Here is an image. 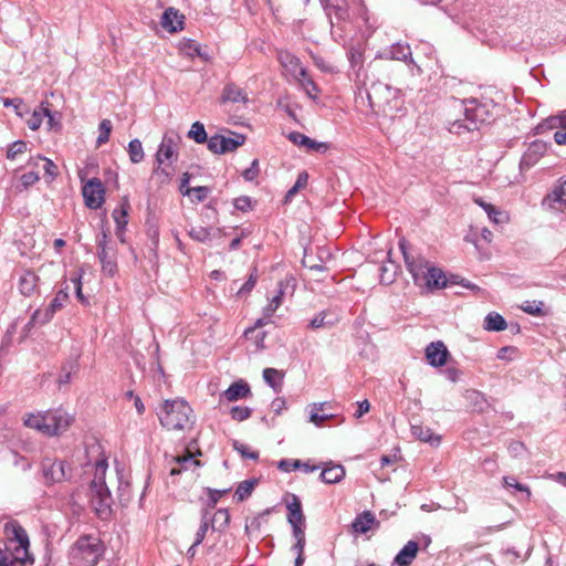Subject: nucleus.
<instances>
[{
  "label": "nucleus",
  "mask_w": 566,
  "mask_h": 566,
  "mask_svg": "<svg viewBox=\"0 0 566 566\" xmlns=\"http://www.w3.org/2000/svg\"><path fill=\"white\" fill-rule=\"evenodd\" d=\"M301 464H302L301 460L283 459L279 462V469L284 472H291L293 470L300 469Z\"/></svg>",
  "instance_id": "obj_55"
},
{
  "label": "nucleus",
  "mask_w": 566,
  "mask_h": 566,
  "mask_svg": "<svg viewBox=\"0 0 566 566\" xmlns=\"http://www.w3.org/2000/svg\"><path fill=\"white\" fill-rule=\"evenodd\" d=\"M233 447L234 449L244 458H249V459H258L259 457V453L255 452V451H250L248 446L243 444V443H240L238 441H234L233 443Z\"/></svg>",
  "instance_id": "obj_56"
},
{
  "label": "nucleus",
  "mask_w": 566,
  "mask_h": 566,
  "mask_svg": "<svg viewBox=\"0 0 566 566\" xmlns=\"http://www.w3.org/2000/svg\"><path fill=\"white\" fill-rule=\"evenodd\" d=\"M129 159L133 164H138L144 159V149L139 139H133L128 144Z\"/></svg>",
  "instance_id": "obj_38"
},
{
  "label": "nucleus",
  "mask_w": 566,
  "mask_h": 566,
  "mask_svg": "<svg viewBox=\"0 0 566 566\" xmlns=\"http://www.w3.org/2000/svg\"><path fill=\"white\" fill-rule=\"evenodd\" d=\"M188 234L192 240L205 243L211 239L212 229L206 227H192L188 231Z\"/></svg>",
  "instance_id": "obj_39"
},
{
  "label": "nucleus",
  "mask_w": 566,
  "mask_h": 566,
  "mask_svg": "<svg viewBox=\"0 0 566 566\" xmlns=\"http://www.w3.org/2000/svg\"><path fill=\"white\" fill-rule=\"evenodd\" d=\"M277 60L285 72H287L294 80L298 76L306 75V69L302 66L300 59L291 52L280 51L277 53Z\"/></svg>",
  "instance_id": "obj_17"
},
{
  "label": "nucleus",
  "mask_w": 566,
  "mask_h": 566,
  "mask_svg": "<svg viewBox=\"0 0 566 566\" xmlns=\"http://www.w3.org/2000/svg\"><path fill=\"white\" fill-rule=\"evenodd\" d=\"M129 209H130L129 201L125 197V198H123L120 206L113 211L112 217L116 223V235H119V232L125 231V228L128 223Z\"/></svg>",
  "instance_id": "obj_25"
},
{
  "label": "nucleus",
  "mask_w": 566,
  "mask_h": 566,
  "mask_svg": "<svg viewBox=\"0 0 566 566\" xmlns=\"http://www.w3.org/2000/svg\"><path fill=\"white\" fill-rule=\"evenodd\" d=\"M210 526V517L208 512H205L202 515L201 524L196 533V541L193 546H198L202 543Z\"/></svg>",
  "instance_id": "obj_47"
},
{
  "label": "nucleus",
  "mask_w": 566,
  "mask_h": 566,
  "mask_svg": "<svg viewBox=\"0 0 566 566\" xmlns=\"http://www.w3.org/2000/svg\"><path fill=\"white\" fill-rule=\"evenodd\" d=\"M176 462L180 465V468H172L170 470L171 475L179 474L184 469H187L188 464L198 465L199 461L195 460L190 453H187L182 457H177Z\"/></svg>",
  "instance_id": "obj_46"
},
{
  "label": "nucleus",
  "mask_w": 566,
  "mask_h": 566,
  "mask_svg": "<svg viewBox=\"0 0 566 566\" xmlns=\"http://www.w3.org/2000/svg\"><path fill=\"white\" fill-rule=\"evenodd\" d=\"M258 281V275L253 272L250 274L248 281L239 289L238 294L243 295L250 293L255 286Z\"/></svg>",
  "instance_id": "obj_57"
},
{
  "label": "nucleus",
  "mask_w": 566,
  "mask_h": 566,
  "mask_svg": "<svg viewBox=\"0 0 566 566\" xmlns=\"http://www.w3.org/2000/svg\"><path fill=\"white\" fill-rule=\"evenodd\" d=\"M379 522L376 520L375 515L370 511H364L358 514L352 523V528L354 533L365 534L374 526H378Z\"/></svg>",
  "instance_id": "obj_20"
},
{
  "label": "nucleus",
  "mask_w": 566,
  "mask_h": 566,
  "mask_svg": "<svg viewBox=\"0 0 566 566\" xmlns=\"http://www.w3.org/2000/svg\"><path fill=\"white\" fill-rule=\"evenodd\" d=\"M331 23V34L335 42L345 44L349 17L346 0H321Z\"/></svg>",
  "instance_id": "obj_6"
},
{
  "label": "nucleus",
  "mask_w": 566,
  "mask_h": 566,
  "mask_svg": "<svg viewBox=\"0 0 566 566\" xmlns=\"http://www.w3.org/2000/svg\"><path fill=\"white\" fill-rule=\"evenodd\" d=\"M304 547H305V542H300V541H296V543L292 546V551L296 553L294 566H303L304 560H305Z\"/></svg>",
  "instance_id": "obj_54"
},
{
  "label": "nucleus",
  "mask_w": 566,
  "mask_h": 566,
  "mask_svg": "<svg viewBox=\"0 0 566 566\" xmlns=\"http://www.w3.org/2000/svg\"><path fill=\"white\" fill-rule=\"evenodd\" d=\"M283 295V290H279L277 294L271 298L269 304L263 310V315L265 317H271L275 313V311L281 306Z\"/></svg>",
  "instance_id": "obj_43"
},
{
  "label": "nucleus",
  "mask_w": 566,
  "mask_h": 566,
  "mask_svg": "<svg viewBox=\"0 0 566 566\" xmlns=\"http://www.w3.org/2000/svg\"><path fill=\"white\" fill-rule=\"evenodd\" d=\"M188 137L198 144L205 143L207 140L205 126L200 122H195L188 132Z\"/></svg>",
  "instance_id": "obj_41"
},
{
  "label": "nucleus",
  "mask_w": 566,
  "mask_h": 566,
  "mask_svg": "<svg viewBox=\"0 0 566 566\" xmlns=\"http://www.w3.org/2000/svg\"><path fill=\"white\" fill-rule=\"evenodd\" d=\"M82 193L85 200V205L90 209H98L105 201L104 195L105 189L102 181L98 178H92L88 180L82 189Z\"/></svg>",
  "instance_id": "obj_12"
},
{
  "label": "nucleus",
  "mask_w": 566,
  "mask_h": 566,
  "mask_svg": "<svg viewBox=\"0 0 566 566\" xmlns=\"http://www.w3.org/2000/svg\"><path fill=\"white\" fill-rule=\"evenodd\" d=\"M45 421V411L38 413H29L25 416L23 420L25 427L38 430L39 432L45 436L54 437V430H50Z\"/></svg>",
  "instance_id": "obj_21"
},
{
  "label": "nucleus",
  "mask_w": 566,
  "mask_h": 566,
  "mask_svg": "<svg viewBox=\"0 0 566 566\" xmlns=\"http://www.w3.org/2000/svg\"><path fill=\"white\" fill-rule=\"evenodd\" d=\"M463 118L454 119L449 125L452 134L461 135L465 132H474L480 129L483 124L493 119V114L486 104H481L476 99L462 102Z\"/></svg>",
  "instance_id": "obj_3"
},
{
  "label": "nucleus",
  "mask_w": 566,
  "mask_h": 566,
  "mask_svg": "<svg viewBox=\"0 0 566 566\" xmlns=\"http://www.w3.org/2000/svg\"><path fill=\"white\" fill-rule=\"evenodd\" d=\"M329 313L323 311L318 313L314 318H312L308 323V327L312 329H318L327 326H332L334 324L333 319H329Z\"/></svg>",
  "instance_id": "obj_40"
},
{
  "label": "nucleus",
  "mask_w": 566,
  "mask_h": 566,
  "mask_svg": "<svg viewBox=\"0 0 566 566\" xmlns=\"http://www.w3.org/2000/svg\"><path fill=\"white\" fill-rule=\"evenodd\" d=\"M249 395H251L249 385L243 380H239L233 382L221 396L228 401H237Z\"/></svg>",
  "instance_id": "obj_26"
},
{
  "label": "nucleus",
  "mask_w": 566,
  "mask_h": 566,
  "mask_svg": "<svg viewBox=\"0 0 566 566\" xmlns=\"http://www.w3.org/2000/svg\"><path fill=\"white\" fill-rule=\"evenodd\" d=\"M39 174L35 171H29L20 177L21 184L24 188L34 185L39 180Z\"/></svg>",
  "instance_id": "obj_58"
},
{
  "label": "nucleus",
  "mask_w": 566,
  "mask_h": 566,
  "mask_svg": "<svg viewBox=\"0 0 566 566\" xmlns=\"http://www.w3.org/2000/svg\"><path fill=\"white\" fill-rule=\"evenodd\" d=\"M252 410L249 407L235 406L230 410L233 420L243 421L251 417Z\"/></svg>",
  "instance_id": "obj_50"
},
{
  "label": "nucleus",
  "mask_w": 566,
  "mask_h": 566,
  "mask_svg": "<svg viewBox=\"0 0 566 566\" xmlns=\"http://www.w3.org/2000/svg\"><path fill=\"white\" fill-rule=\"evenodd\" d=\"M543 207L549 210H565L566 208V181L559 182L543 198Z\"/></svg>",
  "instance_id": "obj_16"
},
{
  "label": "nucleus",
  "mask_w": 566,
  "mask_h": 566,
  "mask_svg": "<svg viewBox=\"0 0 566 566\" xmlns=\"http://www.w3.org/2000/svg\"><path fill=\"white\" fill-rule=\"evenodd\" d=\"M506 327L507 324L505 318L496 312L489 313L483 322V328L489 332H501Z\"/></svg>",
  "instance_id": "obj_32"
},
{
  "label": "nucleus",
  "mask_w": 566,
  "mask_h": 566,
  "mask_svg": "<svg viewBox=\"0 0 566 566\" xmlns=\"http://www.w3.org/2000/svg\"><path fill=\"white\" fill-rule=\"evenodd\" d=\"M290 501L286 502L287 513L290 512H301L302 504L300 499L295 494H290Z\"/></svg>",
  "instance_id": "obj_63"
},
{
  "label": "nucleus",
  "mask_w": 566,
  "mask_h": 566,
  "mask_svg": "<svg viewBox=\"0 0 566 566\" xmlns=\"http://www.w3.org/2000/svg\"><path fill=\"white\" fill-rule=\"evenodd\" d=\"M264 381L274 389L275 392H280L282 389L283 373L275 368H265L263 370Z\"/></svg>",
  "instance_id": "obj_33"
},
{
  "label": "nucleus",
  "mask_w": 566,
  "mask_h": 566,
  "mask_svg": "<svg viewBox=\"0 0 566 566\" xmlns=\"http://www.w3.org/2000/svg\"><path fill=\"white\" fill-rule=\"evenodd\" d=\"M384 54L390 60L407 61L411 57V50L408 44L398 42L386 50Z\"/></svg>",
  "instance_id": "obj_31"
},
{
  "label": "nucleus",
  "mask_w": 566,
  "mask_h": 566,
  "mask_svg": "<svg viewBox=\"0 0 566 566\" xmlns=\"http://www.w3.org/2000/svg\"><path fill=\"white\" fill-rule=\"evenodd\" d=\"M235 209L238 210H241V211H248L249 209H251V199L247 196H241L237 199H234V202H233Z\"/></svg>",
  "instance_id": "obj_62"
},
{
  "label": "nucleus",
  "mask_w": 566,
  "mask_h": 566,
  "mask_svg": "<svg viewBox=\"0 0 566 566\" xmlns=\"http://www.w3.org/2000/svg\"><path fill=\"white\" fill-rule=\"evenodd\" d=\"M48 103L42 102L39 108L34 109L31 117L28 119V127L32 130L40 128L45 115H49Z\"/></svg>",
  "instance_id": "obj_34"
},
{
  "label": "nucleus",
  "mask_w": 566,
  "mask_h": 566,
  "mask_svg": "<svg viewBox=\"0 0 566 566\" xmlns=\"http://www.w3.org/2000/svg\"><path fill=\"white\" fill-rule=\"evenodd\" d=\"M449 357L446 345L441 342H432L426 347V358L432 367L443 366Z\"/></svg>",
  "instance_id": "obj_18"
},
{
  "label": "nucleus",
  "mask_w": 566,
  "mask_h": 566,
  "mask_svg": "<svg viewBox=\"0 0 566 566\" xmlns=\"http://www.w3.org/2000/svg\"><path fill=\"white\" fill-rule=\"evenodd\" d=\"M419 544L415 541H409L396 555L394 564L397 566H409L417 557Z\"/></svg>",
  "instance_id": "obj_22"
},
{
  "label": "nucleus",
  "mask_w": 566,
  "mask_h": 566,
  "mask_svg": "<svg viewBox=\"0 0 566 566\" xmlns=\"http://www.w3.org/2000/svg\"><path fill=\"white\" fill-rule=\"evenodd\" d=\"M41 467L48 483H57L70 478V474L66 473V465L61 460L44 459Z\"/></svg>",
  "instance_id": "obj_14"
},
{
  "label": "nucleus",
  "mask_w": 566,
  "mask_h": 566,
  "mask_svg": "<svg viewBox=\"0 0 566 566\" xmlns=\"http://www.w3.org/2000/svg\"><path fill=\"white\" fill-rule=\"evenodd\" d=\"M289 139L297 146H305L310 150H314L317 153H324L327 150L328 146L325 143H318L310 137L298 133L293 132L289 135Z\"/></svg>",
  "instance_id": "obj_23"
},
{
  "label": "nucleus",
  "mask_w": 566,
  "mask_h": 566,
  "mask_svg": "<svg viewBox=\"0 0 566 566\" xmlns=\"http://www.w3.org/2000/svg\"><path fill=\"white\" fill-rule=\"evenodd\" d=\"M39 277L32 271H24L18 283L19 291L24 296H31L38 290Z\"/></svg>",
  "instance_id": "obj_24"
},
{
  "label": "nucleus",
  "mask_w": 566,
  "mask_h": 566,
  "mask_svg": "<svg viewBox=\"0 0 566 566\" xmlns=\"http://www.w3.org/2000/svg\"><path fill=\"white\" fill-rule=\"evenodd\" d=\"M8 542L6 549L0 548V566H23L30 560L29 537L25 530L17 523L6 525Z\"/></svg>",
  "instance_id": "obj_2"
},
{
  "label": "nucleus",
  "mask_w": 566,
  "mask_h": 566,
  "mask_svg": "<svg viewBox=\"0 0 566 566\" xmlns=\"http://www.w3.org/2000/svg\"><path fill=\"white\" fill-rule=\"evenodd\" d=\"M345 476V469L340 464H332L321 472V479L327 484L338 483Z\"/></svg>",
  "instance_id": "obj_29"
},
{
  "label": "nucleus",
  "mask_w": 566,
  "mask_h": 566,
  "mask_svg": "<svg viewBox=\"0 0 566 566\" xmlns=\"http://www.w3.org/2000/svg\"><path fill=\"white\" fill-rule=\"evenodd\" d=\"M222 101L232 103H247L249 98L242 88L235 84L230 83L223 88Z\"/></svg>",
  "instance_id": "obj_30"
},
{
  "label": "nucleus",
  "mask_w": 566,
  "mask_h": 566,
  "mask_svg": "<svg viewBox=\"0 0 566 566\" xmlns=\"http://www.w3.org/2000/svg\"><path fill=\"white\" fill-rule=\"evenodd\" d=\"M474 202L483 208L493 223L502 224L509 221V216L504 211H501L493 205L485 202L482 198H475Z\"/></svg>",
  "instance_id": "obj_28"
},
{
  "label": "nucleus",
  "mask_w": 566,
  "mask_h": 566,
  "mask_svg": "<svg viewBox=\"0 0 566 566\" xmlns=\"http://www.w3.org/2000/svg\"><path fill=\"white\" fill-rule=\"evenodd\" d=\"M96 244L102 271L108 276H113L117 271L116 249L109 244V239L105 231L97 237Z\"/></svg>",
  "instance_id": "obj_10"
},
{
  "label": "nucleus",
  "mask_w": 566,
  "mask_h": 566,
  "mask_svg": "<svg viewBox=\"0 0 566 566\" xmlns=\"http://www.w3.org/2000/svg\"><path fill=\"white\" fill-rule=\"evenodd\" d=\"M27 148L28 144L24 140H15L9 146L7 158L13 160L18 155L24 154Z\"/></svg>",
  "instance_id": "obj_48"
},
{
  "label": "nucleus",
  "mask_w": 566,
  "mask_h": 566,
  "mask_svg": "<svg viewBox=\"0 0 566 566\" xmlns=\"http://www.w3.org/2000/svg\"><path fill=\"white\" fill-rule=\"evenodd\" d=\"M181 142V137L175 132H167L161 143L159 144L158 150L156 153V164L157 166L154 169V175L163 176L166 181L170 178V174L163 168L161 166L166 163L172 164L178 159V149L179 144Z\"/></svg>",
  "instance_id": "obj_7"
},
{
  "label": "nucleus",
  "mask_w": 566,
  "mask_h": 566,
  "mask_svg": "<svg viewBox=\"0 0 566 566\" xmlns=\"http://www.w3.org/2000/svg\"><path fill=\"white\" fill-rule=\"evenodd\" d=\"M368 101L375 112L387 113L394 107L390 106L391 99L397 101V91L382 83H375L367 92Z\"/></svg>",
  "instance_id": "obj_9"
},
{
  "label": "nucleus",
  "mask_w": 566,
  "mask_h": 566,
  "mask_svg": "<svg viewBox=\"0 0 566 566\" xmlns=\"http://www.w3.org/2000/svg\"><path fill=\"white\" fill-rule=\"evenodd\" d=\"M70 280L74 285L77 300L84 305L88 304V300L84 296L82 292V274L77 273L76 275L71 276Z\"/></svg>",
  "instance_id": "obj_51"
},
{
  "label": "nucleus",
  "mask_w": 566,
  "mask_h": 566,
  "mask_svg": "<svg viewBox=\"0 0 566 566\" xmlns=\"http://www.w3.org/2000/svg\"><path fill=\"white\" fill-rule=\"evenodd\" d=\"M69 285H65L61 290H59L54 296V298L51 301L49 306L44 310H36L32 316L30 324H46L49 323L54 314L60 311L65 302L69 300Z\"/></svg>",
  "instance_id": "obj_11"
},
{
  "label": "nucleus",
  "mask_w": 566,
  "mask_h": 566,
  "mask_svg": "<svg viewBox=\"0 0 566 566\" xmlns=\"http://www.w3.org/2000/svg\"><path fill=\"white\" fill-rule=\"evenodd\" d=\"M295 81L298 83L301 88L306 93V95L314 101L317 98L319 88L316 85V83L308 76L307 73L304 76H298L297 78H295Z\"/></svg>",
  "instance_id": "obj_35"
},
{
  "label": "nucleus",
  "mask_w": 566,
  "mask_h": 566,
  "mask_svg": "<svg viewBox=\"0 0 566 566\" xmlns=\"http://www.w3.org/2000/svg\"><path fill=\"white\" fill-rule=\"evenodd\" d=\"M256 483H258V481L255 479L245 480V481L241 482L238 485L235 493H234V496L237 497V500L239 502L247 500L252 494V491L254 490Z\"/></svg>",
  "instance_id": "obj_37"
},
{
  "label": "nucleus",
  "mask_w": 566,
  "mask_h": 566,
  "mask_svg": "<svg viewBox=\"0 0 566 566\" xmlns=\"http://www.w3.org/2000/svg\"><path fill=\"white\" fill-rule=\"evenodd\" d=\"M103 553L104 546L98 537L80 536L69 551L70 566H95Z\"/></svg>",
  "instance_id": "obj_4"
},
{
  "label": "nucleus",
  "mask_w": 566,
  "mask_h": 566,
  "mask_svg": "<svg viewBox=\"0 0 566 566\" xmlns=\"http://www.w3.org/2000/svg\"><path fill=\"white\" fill-rule=\"evenodd\" d=\"M112 122L109 119H103L101 123H99V127H98V130H99V135L96 139V144L97 146H101L105 143L108 142L109 139V135H111V132H112Z\"/></svg>",
  "instance_id": "obj_45"
},
{
  "label": "nucleus",
  "mask_w": 566,
  "mask_h": 566,
  "mask_svg": "<svg viewBox=\"0 0 566 566\" xmlns=\"http://www.w3.org/2000/svg\"><path fill=\"white\" fill-rule=\"evenodd\" d=\"M503 480L504 485L506 488H514L517 491L526 492L527 494H530L528 488L526 485L518 483L514 476H505Z\"/></svg>",
  "instance_id": "obj_59"
},
{
  "label": "nucleus",
  "mask_w": 566,
  "mask_h": 566,
  "mask_svg": "<svg viewBox=\"0 0 566 566\" xmlns=\"http://www.w3.org/2000/svg\"><path fill=\"white\" fill-rule=\"evenodd\" d=\"M244 140H245V138L241 134H237L234 137L223 136V142H224L223 146H222L223 154L235 150L238 147L243 145Z\"/></svg>",
  "instance_id": "obj_42"
},
{
  "label": "nucleus",
  "mask_w": 566,
  "mask_h": 566,
  "mask_svg": "<svg viewBox=\"0 0 566 566\" xmlns=\"http://www.w3.org/2000/svg\"><path fill=\"white\" fill-rule=\"evenodd\" d=\"M158 417L166 429L185 430L192 423V409L182 399L166 400Z\"/></svg>",
  "instance_id": "obj_5"
},
{
  "label": "nucleus",
  "mask_w": 566,
  "mask_h": 566,
  "mask_svg": "<svg viewBox=\"0 0 566 566\" xmlns=\"http://www.w3.org/2000/svg\"><path fill=\"white\" fill-rule=\"evenodd\" d=\"M190 180V175L185 172L180 179L179 190L182 196L190 197L191 196V187L188 186Z\"/></svg>",
  "instance_id": "obj_64"
},
{
  "label": "nucleus",
  "mask_w": 566,
  "mask_h": 566,
  "mask_svg": "<svg viewBox=\"0 0 566 566\" xmlns=\"http://www.w3.org/2000/svg\"><path fill=\"white\" fill-rule=\"evenodd\" d=\"M411 433L418 440L430 443L431 446H438L441 441L440 436L436 434L429 427L422 426L421 423L411 424Z\"/></svg>",
  "instance_id": "obj_27"
},
{
  "label": "nucleus",
  "mask_w": 566,
  "mask_h": 566,
  "mask_svg": "<svg viewBox=\"0 0 566 566\" xmlns=\"http://www.w3.org/2000/svg\"><path fill=\"white\" fill-rule=\"evenodd\" d=\"M399 249L403 255L407 270L411 274L416 285L426 287L429 291L447 287L449 283H455L453 276L448 280L444 272L437 266L430 265L421 254H413L408 251L407 241H399Z\"/></svg>",
  "instance_id": "obj_1"
},
{
  "label": "nucleus",
  "mask_w": 566,
  "mask_h": 566,
  "mask_svg": "<svg viewBox=\"0 0 566 566\" xmlns=\"http://www.w3.org/2000/svg\"><path fill=\"white\" fill-rule=\"evenodd\" d=\"M348 59L353 67L361 66L363 64V54L357 49H350L348 52Z\"/></svg>",
  "instance_id": "obj_61"
},
{
  "label": "nucleus",
  "mask_w": 566,
  "mask_h": 566,
  "mask_svg": "<svg viewBox=\"0 0 566 566\" xmlns=\"http://www.w3.org/2000/svg\"><path fill=\"white\" fill-rule=\"evenodd\" d=\"M557 129L554 133V140L558 145H566V113L560 114L559 116L548 117L545 123H541L535 128V133H543L546 129Z\"/></svg>",
  "instance_id": "obj_15"
},
{
  "label": "nucleus",
  "mask_w": 566,
  "mask_h": 566,
  "mask_svg": "<svg viewBox=\"0 0 566 566\" xmlns=\"http://www.w3.org/2000/svg\"><path fill=\"white\" fill-rule=\"evenodd\" d=\"M307 178L308 176L306 172H301L298 175L295 185L286 192L285 201H290L293 198V196H295V193L298 191V189L304 188L306 186Z\"/></svg>",
  "instance_id": "obj_49"
},
{
  "label": "nucleus",
  "mask_w": 566,
  "mask_h": 566,
  "mask_svg": "<svg viewBox=\"0 0 566 566\" xmlns=\"http://www.w3.org/2000/svg\"><path fill=\"white\" fill-rule=\"evenodd\" d=\"M208 144V148L210 151L214 154H223L222 146H223V136L221 135H214L211 136L209 139L206 140Z\"/></svg>",
  "instance_id": "obj_52"
},
{
  "label": "nucleus",
  "mask_w": 566,
  "mask_h": 566,
  "mask_svg": "<svg viewBox=\"0 0 566 566\" xmlns=\"http://www.w3.org/2000/svg\"><path fill=\"white\" fill-rule=\"evenodd\" d=\"M3 105L6 107L12 106V109H14L15 114L19 117H23L25 114L29 113V108L21 98H4Z\"/></svg>",
  "instance_id": "obj_44"
},
{
  "label": "nucleus",
  "mask_w": 566,
  "mask_h": 566,
  "mask_svg": "<svg viewBox=\"0 0 566 566\" xmlns=\"http://www.w3.org/2000/svg\"><path fill=\"white\" fill-rule=\"evenodd\" d=\"M107 469L106 460H99L95 464V480L92 482V501L95 504L96 511L99 514L106 513L111 509L112 496L105 482L102 481L101 475L105 474Z\"/></svg>",
  "instance_id": "obj_8"
},
{
  "label": "nucleus",
  "mask_w": 566,
  "mask_h": 566,
  "mask_svg": "<svg viewBox=\"0 0 566 566\" xmlns=\"http://www.w3.org/2000/svg\"><path fill=\"white\" fill-rule=\"evenodd\" d=\"M160 24L170 33L177 32L184 28V15L179 14L178 10L168 8L163 13Z\"/></svg>",
  "instance_id": "obj_19"
},
{
  "label": "nucleus",
  "mask_w": 566,
  "mask_h": 566,
  "mask_svg": "<svg viewBox=\"0 0 566 566\" xmlns=\"http://www.w3.org/2000/svg\"><path fill=\"white\" fill-rule=\"evenodd\" d=\"M287 521L291 524V526L294 525H304L305 524V516L303 514V511L301 512H290L287 513Z\"/></svg>",
  "instance_id": "obj_60"
},
{
  "label": "nucleus",
  "mask_w": 566,
  "mask_h": 566,
  "mask_svg": "<svg viewBox=\"0 0 566 566\" xmlns=\"http://www.w3.org/2000/svg\"><path fill=\"white\" fill-rule=\"evenodd\" d=\"M210 192L208 187L199 186L191 188V201L201 202L203 201Z\"/></svg>",
  "instance_id": "obj_53"
},
{
  "label": "nucleus",
  "mask_w": 566,
  "mask_h": 566,
  "mask_svg": "<svg viewBox=\"0 0 566 566\" xmlns=\"http://www.w3.org/2000/svg\"><path fill=\"white\" fill-rule=\"evenodd\" d=\"M45 415V422L50 430H54V437L64 433L73 422V417L60 408L48 410Z\"/></svg>",
  "instance_id": "obj_13"
},
{
  "label": "nucleus",
  "mask_w": 566,
  "mask_h": 566,
  "mask_svg": "<svg viewBox=\"0 0 566 566\" xmlns=\"http://www.w3.org/2000/svg\"><path fill=\"white\" fill-rule=\"evenodd\" d=\"M326 402H314L311 405L310 411V422L314 423L316 427H322L323 423L333 418V415H321L319 411L324 409Z\"/></svg>",
  "instance_id": "obj_36"
}]
</instances>
